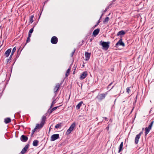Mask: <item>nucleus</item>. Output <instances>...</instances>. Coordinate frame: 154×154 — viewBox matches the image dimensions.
Returning <instances> with one entry per match:
<instances>
[{"label":"nucleus","mask_w":154,"mask_h":154,"mask_svg":"<svg viewBox=\"0 0 154 154\" xmlns=\"http://www.w3.org/2000/svg\"><path fill=\"white\" fill-rule=\"evenodd\" d=\"M57 38L55 36H53L51 39V42L52 44H56L58 42Z\"/></svg>","instance_id":"obj_8"},{"label":"nucleus","mask_w":154,"mask_h":154,"mask_svg":"<svg viewBox=\"0 0 154 154\" xmlns=\"http://www.w3.org/2000/svg\"><path fill=\"white\" fill-rule=\"evenodd\" d=\"M108 91L106 92L105 93H103L98 94L96 97V98L99 101H102L105 98L106 96L108 94Z\"/></svg>","instance_id":"obj_3"},{"label":"nucleus","mask_w":154,"mask_h":154,"mask_svg":"<svg viewBox=\"0 0 154 154\" xmlns=\"http://www.w3.org/2000/svg\"><path fill=\"white\" fill-rule=\"evenodd\" d=\"M143 134V132L142 131L140 132L138 134H137L138 135H139L140 136H140L141 134Z\"/></svg>","instance_id":"obj_37"},{"label":"nucleus","mask_w":154,"mask_h":154,"mask_svg":"<svg viewBox=\"0 0 154 154\" xmlns=\"http://www.w3.org/2000/svg\"><path fill=\"white\" fill-rule=\"evenodd\" d=\"M52 111V109H51L50 110V113H51L53 111Z\"/></svg>","instance_id":"obj_40"},{"label":"nucleus","mask_w":154,"mask_h":154,"mask_svg":"<svg viewBox=\"0 0 154 154\" xmlns=\"http://www.w3.org/2000/svg\"><path fill=\"white\" fill-rule=\"evenodd\" d=\"M100 22V20H98L97 22V25H95V26H96L97 25H98L99 23Z\"/></svg>","instance_id":"obj_36"},{"label":"nucleus","mask_w":154,"mask_h":154,"mask_svg":"<svg viewBox=\"0 0 154 154\" xmlns=\"http://www.w3.org/2000/svg\"><path fill=\"white\" fill-rule=\"evenodd\" d=\"M119 45L122 46L123 47L125 46V43L122 42V38L120 39L116 44L115 46L117 48Z\"/></svg>","instance_id":"obj_6"},{"label":"nucleus","mask_w":154,"mask_h":154,"mask_svg":"<svg viewBox=\"0 0 154 154\" xmlns=\"http://www.w3.org/2000/svg\"><path fill=\"white\" fill-rule=\"evenodd\" d=\"M70 70V69H68L67 70L65 74L66 77H67L69 75Z\"/></svg>","instance_id":"obj_24"},{"label":"nucleus","mask_w":154,"mask_h":154,"mask_svg":"<svg viewBox=\"0 0 154 154\" xmlns=\"http://www.w3.org/2000/svg\"><path fill=\"white\" fill-rule=\"evenodd\" d=\"M83 103V102L82 101H81L78 104L76 105V108L77 109H80V107L82 105V104Z\"/></svg>","instance_id":"obj_20"},{"label":"nucleus","mask_w":154,"mask_h":154,"mask_svg":"<svg viewBox=\"0 0 154 154\" xmlns=\"http://www.w3.org/2000/svg\"><path fill=\"white\" fill-rule=\"evenodd\" d=\"M88 75L87 72L85 71L82 73L80 75V79L81 80H82L85 78Z\"/></svg>","instance_id":"obj_10"},{"label":"nucleus","mask_w":154,"mask_h":154,"mask_svg":"<svg viewBox=\"0 0 154 154\" xmlns=\"http://www.w3.org/2000/svg\"><path fill=\"white\" fill-rule=\"evenodd\" d=\"M59 138V135L58 134H54L51 137V141H54L55 140L58 139Z\"/></svg>","instance_id":"obj_7"},{"label":"nucleus","mask_w":154,"mask_h":154,"mask_svg":"<svg viewBox=\"0 0 154 154\" xmlns=\"http://www.w3.org/2000/svg\"><path fill=\"white\" fill-rule=\"evenodd\" d=\"M31 34H32L31 33H28V37L30 38V37L31 36Z\"/></svg>","instance_id":"obj_35"},{"label":"nucleus","mask_w":154,"mask_h":154,"mask_svg":"<svg viewBox=\"0 0 154 154\" xmlns=\"http://www.w3.org/2000/svg\"><path fill=\"white\" fill-rule=\"evenodd\" d=\"M33 28H34V27L32 28H31L29 31V33H32L33 31Z\"/></svg>","instance_id":"obj_27"},{"label":"nucleus","mask_w":154,"mask_h":154,"mask_svg":"<svg viewBox=\"0 0 154 154\" xmlns=\"http://www.w3.org/2000/svg\"><path fill=\"white\" fill-rule=\"evenodd\" d=\"M11 122V119L10 118H7L5 119L4 122L6 124H8Z\"/></svg>","instance_id":"obj_21"},{"label":"nucleus","mask_w":154,"mask_h":154,"mask_svg":"<svg viewBox=\"0 0 154 154\" xmlns=\"http://www.w3.org/2000/svg\"><path fill=\"white\" fill-rule=\"evenodd\" d=\"M103 14H102L101 15V16L100 17V18H101L102 17V16L103 15Z\"/></svg>","instance_id":"obj_43"},{"label":"nucleus","mask_w":154,"mask_h":154,"mask_svg":"<svg viewBox=\"0 0 154 154\" xmlns=\"http://www.w3.org/2000/svg\"><path fill=\"white\" fill-rule=\"evenodd\" d=\"M58 107V106H56V107H54V108H53L52 109V111H54L55 110H56Z\"/></svg>","instance_id":"obj_33"},{"label":"nucleus","mask_w":154,"mask_h":154,"mask_svg":"<svg viewBox=\"0 0 154 154\" xmlns=\"http://www.w3.org/2000/svg\"><path fill=\"white\" fill-rule=\"evenodd\" d=\"M11 51V48L8 49L7 50L5 53V54L6 56V57H8Z\"/></svg>","instance_id":"obj_16"},{"label":"nucleus","mask_w":154,"mask_h":154,"mask_svg":"<svg viewBox=\"0 0 154 154\" xmlns=\"http://www.w3.org/2000/svg\"><path fill=\"white\" fill-rule=\"evenodd\" d=\"M34 17V15H33L30 16L29 18V22L31 23H32L33 21V18Z\"/></svg>","instance_id":"obj_23"},{"label":"nucleus","mask_w":154,"mask_h":154,"mask_svg":"<svg viewBox=\"0 0 154 154\" xmlns=\"http://www.w3.org/2000/svg\"><path fill=\"white\" fill-rule=\"evenodd\" d=\"M61 127V125L60 124H57L55 126V128H59Z\"/></svg>","instance_id":"obj_26"},{"label":"nucleus","mask_w":154,"mask_h":154,"mask_svg":"<svg viewBox=\"0 0 154 154\" xmlns=\"http://www.w3.org/2000/svg\"><path fill=\"white\" fill-rule=\"evenodd\" d=\"M140 136L139 135H137L135 138V142L136 144H137L138 143L139 140L140 138Z\"/></svg>","instance_id":"obj_17"},{"label":"nucleus","mask_w":154,"mask_h":154,"mask_svg":"<svg viewBox=\"0 0 154 154\" xmlns=\"http://www.w3.org/2000/svg\"><path fill=\"white\" fill-rule=\"evenodd\" d=\"M28 139V137L24 135H22L20 137L21 140L23 142H26Z\"/></svg>","instance_id":"obj_13"},{"label":"nucleus","mask_w":154,"mask_h":154,"mask_svg":"<svg viewBox=\"0 0 154 154\" xmlns=\"http://www.w3.org/2000/svg\"><path fill=\"white\" fill-rule=\"evenodd\" d=\"M123 142H122L121 143L119 148V150L118 151V152L119 153L123 150Z\"/></svg>","instance_id":"obj_18"},{"label":"nucleus","mask_w":154,"mask_h":154,"mask_svg":"<svg viewBox=\"0 0 154 154\" xmlns=\"http://www.w3.org/2000/svg\"><path fill=\"white\" fill-rule=\"evenodd\" d=\"M109 18L108 17H106L105 19L103 21V23H107L109 20Z\"/></svg>","instance_id":"obj_25"},{"label":"nucleus","mask_w":154,"mask_h":154,"mask_svg":"<svg viewBox=\"0 0 154 154\" xmlns=\"http://www.w3.org/2000/svg\"><path fill=\"white\" fill-rule=\"evenodd\" d=\"M114 87V86H113L112 87V88L110 89L109 91H110V90L112 89V88Z\"/></svg>","instance_id":"obj_44"},{"label":"nucleus","mask_w":154,"mask_h":154,"mask_svg":"<svg viewBox=\"0 0 154 154\" xmlns=\"http://www.w3.org/2000/svg\"><path fill=\"white\" fill-rule=\"evenodd\" d=\"M36 129H35V128L34 129L32 130L31 134L32 135L34 134Z\"/></svg>","instance_id":"obj_29"},{"label":"nucleus","mask_w":154,"mask_h":154,"mask_svg":"<svg viewBox=\"0 0 154 154\" xmlns=\"http://www.w3.org/2000/svg\"><path fill=\"white\" fill-rule=\"evenodd\" d=\"M112 83L113 82H112L109 84V85H108L107 87V89H108L109 88V86H111L112 84Z\"/></svg>","instance_id":"obj_31"},{"label":"nucleus","mask_w":154,"mask_h":154,"mask_svg":"<svg viewBox=\"0 0 154 154\" xmlns=\"http://www.w3.org/2000/svg\"><path fill=\"white\" fill-rule=\"evenodd\" d=\"M75 51V49L74 50V51L71 54V56L72 57L73 56V55L74 54V52Z\"/></svg>","instance_id":"obj_34"},{"label":"nucleus","mask_w":154,"mask_h":154,"mask_svg":"<svg viewBox=\"0 0 154 154\" xmlns=\"http://www.w3.org/2000/svg\"><path fill=\"white\" fill-rule=\"evenodd\" d=\"M108 9V8H106L105 9V10L104 11V13H105V12H106L107 11V10Z\"/></svg>","instance_id":"obj_39"},{"label":"nucleus","mask_w":154,"mask_h":154,"mask_svg":"<svg viewBox=\"0 0 154 154\" xmlns=\"http://www.w3.org/2000/svg\"><path fill=\"white\" fill-rule=\"evenodd\" d=\"M103 118L104 119H105V120H106L107 119V118L106 117H103Z\"/></svg>","instance_id":"obj_41"},{"label":"nucleus","mask_w":154,"mask_h":154,"mask_svg":"<svg viewBox=\"0 0 154 154\" xmlns=\"http://www.w3.org/2000/svg\"><path fill=\"white\" fill-rule=\"evenodd\" d=\"M62 84V83L60 84L59 83H57L54 89V93H56L58 91L60 88V86Z\"/></svg>","instance_id":"obj_11"},{"label":"nucleus","mask_w":154,"mask_h":154,"mask_svg":"<svg viewBox=\"0 0 154 154\" xmlns=\"http://www.w3.org/2000/svg\"><path fill=\"white\" fill-rule=\"evenodd\" d=\"M29 147V144L26 145L22 149L20 153L21 154H24L26 152L27 149H28Z\"/></svg>","instance_id":"obj_12"},{"label":"nucleus","mask_w":154,"mask_h":154,"mask_svg":"<svg viewBox=\"0 0 154 154\" xmlns=\"http://www.w3.org/2000/svg\"><path fill=\"white\" fill-rule=\"evenodd\" d=\"M99 32L100 29H97L94 30L93 33V34L94 36H95L98 34Z\"/></svg>","instance_id":"obj_15"},{"label":"nucleus","mask_w":154,"mask_h":154,"mask_svg":"<svg viewBox=\"0 0 154 154\" xmlns=\"http://www.w3.org/2000/svg\"><path fill=\"white\" fill-rule=\"evenodd\" d=\"M125 34V32L124 30H121L118 32L117 36H119L120 35H124Z\"/></svg>","instance_id":"obj_19"},{"label":"nucleus","mask_w":154,"mask_h":154,"mask_svg":"<svg viewBox=\"0 0 154 154\" xmlns=\"http://www.w3.org/2000/svg\"><path fill=\"white\" fill-rule=\"evenodd\" d=\"M126 92H127L128 93V94H129L130 92V88H129V87H128L127 88H126Z\"/></svg>","instance_id":"obj_28"},{"label":"nucleus","mask_w":154,"mask_h":154,"mask_svg":"<svg viewBox=\"0 0 154 154\" xmlns=\"http://www.w3.org/2000/svg\"><path fill=\"white\" fill-rule=\"evenodd\" d=\"M116 0H113V2H115Z\"/></svg>","instance_id":"obj_47"},{"label":"nucleus","mask_w":154,"mask_h":154,"mask_svg":"<svg viewBox=\"0 0 154 154\" xmlns=\"http://www.w3.org/2000/svg\"><path fill=\"white\" fill-rule=\"evenodd\" d=\"M16 50V47H15L12 49V51H11V55H10V57H9V58L7 60V63H8L10 60H11V59L12 58V56L14 54V52Z\"/></svg>","instance_id":"obj_9"},{"label":"nucleus","mask_w":154,"mask_h":154,"mask_svg":"<svg viewBox=\"0 0 154 154\" xmlns=\"http://www.w3.org/2000/svg\"><path fill=\"white\" fill-rule=\"evenodd\" d=\"M106 129L107 130H108L109 129V127L108 126L106 128Z\"/></svg>","instance_id":"obj_42"},{"label":"nucleus","mask_w":154,"mask_h":154,"mask_svg":"<svg viewBox=\"0 0 154 154\" xmlns=\"http://www.w3.org/2000/svg\"><path fill=\"white\" fill-rule=\"evenodd\" d=\"M154 121H152L151 122L150 124L149 125L148 127H146L145 128V135H147L150 130H151L152 127V126L153 125L154 123Z\"/></svg>","instance_id":"obj_4"},{"label":"nucleus","mask_w":154,"mask_h":154,"mask_svg":"<svg viewBox=\"0 0 154 154\" xmlns=\"http://www.w3.org/2000/svg\"><path fill=\"white\" fill-rule=\"evenodd\" d=\"M53 105L54 104H52V103H51V105L50 107V109H51L52 108Z\"/></svg>","instance_id":"obj_38"},{"label":"nucleus","mask_w":154,"mask_h":154,"mask_svg":"<svg viewBox=\"0 0 154 154\" xmlns=\"http://www.w3.org/2000/svg\"><path fill=\"white\" fill-rule=\"evenodd\" d=\"M46 119V117L45 116H43L41 122L40 124H37L35 126V129H40L42 128L45 123V121Z\"/></svg>","instance_id":"obj_1"},{"label":"nucleus","mask_w":154,"mask_h":154,"mask_svg":"<svg viewBox=\"0 0 154 154\" xmlns=\"http://www.w3.org/2000/svg\"><path fill=\"white\" fill-rule=\"evenodd\" d=\"M39 141L37 140H34L33 142V145L34 146H38Z\"/></svg>","instance_id":"obj_22"},{"label":"nucleus","mask_w":154,"mask_h":154,"mask_svg":"<svg viewBox=\"0 0 154 154\" xmlns=\"http://www.w3.org/2000/svg\"><path fill=\"white\" fill-rule=\"evenodd\" d=\"M75 126V123H73L70 126L69 128L67 130L66 133V134L68 135L73 130L74 127Z\"/></svg>","instance_id":"obj_5"},{"label":"nucleus","mask_w":154,"mask_h":154,"mask_svg":"<svg viewBox=\"0 0 154 154\" xmlns=\"http://www.w3.org/2000/svg\"><path fill=\"white\" fill-rule=\"evenodd\" d=\"M116 99L115 101H114V102H116Z\"/></svg>","instance_id":"obj_46"},{"label":"nucleus","mask_w":154,"mask_h":154,"mask_svg":"<svg viewBox=\"0 0 154 154\" xmlns=\"http://www.w3.org/2000/svg\"><path fill=\"white\" fill-rule=\"evenodd\" d=\"M133 109H134V108H133V109H132V110H131V113L132 112V111H133Z\"/></svg>","instance_id":"obj_45"},{"label":"nucleus","mask_w":154,"mask_h":154,"mask_svg":"<svg viewBox=\"0 0 154 154\" xmlns=\"http://www.w3.org/2000/svg\"><path fill=\"white\" fill-rule=\"evenodd\" d=\"M110 42H105L101 41L100 42V45L103 47V49L104 50H107L109 47Z\"/></svg>","instance_id":"obj_2"},{"label":"nucleus","mask_w":154,"mask_h":154,"mask_svg":"<svg viewBox=\"0 0 154 154\" xmlns=\"http://www.w3.org/2000/svg\"><path fill=\"white\" fill-rule=\"evenodd\" d=\"M91 54L88 52H85V60L86 61H88L89 60Z\"/></svg>","instance_id":"obj_14"},{"label":"nucleus","mask_w":154,"mask_h":154,"mask_svg":"<svg viewBox=\"0 0 154 154\" xmlns=\"http://www.w3.org/2000/svg\"><path fill=\"white\" fill-rule=\"evenodd\" d=\"M30 38L28 37L27 38L26 42V43L29 42H30Z\"/></svg>","instance_id":"obj_30"},{"label":"nucleus","mask_w":154,"mask_h":154,"mask_svg":"<svg viewBox=\"0 0 154 154\" xmlns=\"http://www.w3.org/2000/svg\"><path fill=\"white\" fill-rule=\"evenodd\" d=\"M56 99H54L53 100L52 103H51L52 104H54L56 103Z\"/></svg>","instance_id":"obj_32"}]
</instances>
